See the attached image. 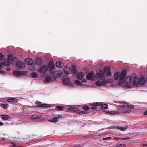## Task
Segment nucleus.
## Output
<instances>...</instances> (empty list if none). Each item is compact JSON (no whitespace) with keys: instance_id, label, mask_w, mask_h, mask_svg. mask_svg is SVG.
I'll return each instance as SVG.
<instances>
[{"instance_id":"09e8293b","label":"nucleus","mask_w":147,"mask_h":147,"mask_svg":"<svg viewBox=\"0 0 147 147\" xmlns=\"http://www.w3.org/2000/svg\"><path fill=\"white\" fill-rule=\"evenodd\" d=\"M79 113H81L82 114H83L85 113V112H84V111H81V112H79Z\"/></svg>"},{"instance_id":"2f4dec72","label":"nucleus","mask_w":147,"mask_h":147,"mask_svg":"<svg viewBox=\"0 0 147 147\" xmlns=\"http://www.w3.org/2000/svg\"><path fill=\"white\" fill-rule=\"evenodd\" d=\"M1 107L6 109L8 107L9 105L7 104H1Z\"/></svg>"},{"instance_id":"8fccbe9b","label":"nucleus","mask_w":147,"mask_h":147,"mask_svg":"<svg viewBox=\"0 0 147 147\" xmlns=\"http://www.w3.org/2000/svg\"><path fill=\"white\" fill-rule=\"evenodd\" d=\"M11 69L9 67H7L6 68V70L7 71L10 70Z\"/></svg>"},{"instance_id":"2eb2a0df","label":"nucleus","mask_w":147,"mask_h":147,"mask_svg":"<svg viewBox=\"0 0 147 147\" xmlns=\"http://www.w3.org/2000/svg\"><path fill=\"white\" fill-rule=\"evenodd\" d=\"M36 63L38 65H42L43 63V61L42 59L37 58L36 60Z\"/></svg>"},{"instance_id":"bb28decb","label":"nucleus","mask_w":147,"mask_h":147,"mask_svg":"<svg viewBox=\"0 0 147 147\" xmlns=\"http://www.w3.org/2000/svg\"><path fill=\"white\" fill-rule=\"evenodd\" d=\"M110 71V69L108 67H106L103 69L104 73H106Z\"/></svg>"},{"instance_id":"79ce46f5","label":"nucleus","mask_w":147,"mask_h":147,"mask_svg":"<svg viewBox=\"0 0 147 147\" xmlns=\"http://www.w3.org/2000/svg\"><path fill=\"white\" fill-rule=\"evenodd\" d=\"M126 145L125 144H119V147H125Z\"/></svg>"},{"instance_id":"9b49d317","label":"nucleus","mask_w":147,"mask_h":147,"mask_svg":"<svg viewBox=\"0 0 147 147\" xmlns=\"http://www.w3.org/2000/svg\"><path fill=\"white\" fill-rule=\"evenodd\" d=\"M94 75V73L92 71L89 72L87 74L86 78L87 80H90L92 79Z\"/></svg>"},{"instance_id":"39448f33","label":"nucleus","mask_w":147,"mask_h":147,"mask_svg":"<svg viewBox=\"0 0 147 147\" xmlns=\"http://www.w3.org/2000/svg\"><path fill=\"white\" fill-rule=\"evenodd\" d=\"M27 74V72L25 71H19L16 70L13 71V75L17 77L25 75Z\"/></svg>"},{"instance_id":"c756f323","label":"nucleus","mask_w":147,"mask_h":147,"mask_svg":"<svg viewBox=\"0 0 147 147\" xmlns=\"http://www.w3.org/2000/svg\"><path fill=\"white\" fill-rule=\"evenodd\" d=\"M8 59L11 62L13 61V60H16L17 59L16 58H13L12 56L11 55H9L8 56Z\"/></svg>"},{"instance_id":"b1692460","label":"nucleus","mask_w":147,"mask_h":147,"mask_svg":"<svg viewBox=\"0 0 147 147\" xmlns=\"http://www.w3.org/2000/svg\"><path fill=\"white\" fill-rule=\"evenodd\" d=\"M48 65L49 67L51 69H53L54 68V63L52 61H51L49 63Z\"/></svg>"},{"instance_id":"f704fd0d","label":"nucleus","mask_w":147,"mask_h":147,"mask_svg":"<svg viewBox=\"0 0 147 147\" xmlns=\"http://www.w3.org/2000/svg\"><path fill=\"white\" fill-rule=\"evenodd\" d=\"M31 76L33 78H35L37 76V74L35 72L31 73L30 74Z\"/></svg>"},{"instance_id":"423d86ee","label":"nucleus","mask_w":147,"mask_h":147,"mask_svg":"<svg viewBox=\"0 0 147 147\" xmlns=\"http://www.w3.org/2000/svg\"><path fill=\"white\" fill-rule=\"evenodd\" d=\"M48 70V68L47 65H43L40 69L39 71L42 73H45Z\"/></svg>"},{"instance_id":"a211bd4d","label":"nucleus","mask_w":147,"mask_h":147,"mask_svg":"<svg viewBox=\"0 0 147 147\" xmlns=\"http://www.w3.org/2000/svg\"><path fill=\"white\" fill-rule=\"evenodd\" d=\"M2 118L4 120H7L9 119L11 117L8 115L2 114L1 115Z\"/></svg>"},{"instance_id":"5fc2aeb1","label":"nucleus","mask_w":147,"mask_h":147,"mask_svg":"<svg viewBox=\"0 0 147 147\" xmlns=\"http://www.w3.org/2000/svg\"><path fill=\"white\" fill-rule=\"evenodd\" d=\"M3 123L2 122H1V126L3 125Z\"/></svg>"},{"instance_id":"72a5a7b5","label":"nucleus","mask_w":147,"mask_h":147,"mask_svg":"<svg viewBox=\"0 0 147 147\" xmlns=\"http://www.w3.org/2000/svg\"><path fill=\"white\" fill-rule=\"evenodd\" d=\"M101 108L102 109H106L108 108V105L106 104H104L101 106Z\"/></svg>"},{"instance_id":"5701e85b","label":"nucleus","mask_w":147,"mask_h":147,"mask_svg":"<svg viewBox=\"0 0 147 147\" xmlns=\"http://www.w3.org/2000/svg\"><path fill=\"white\" fill-rule=\"evenodd\" d=\"M69 110L71 111H78L79 110V109L78 108H75L71 107H69L68 108Z\"/></svg>"},{"instance_id":"9d476101","label":"nucleus","mask_w":147,"mask_h":147,"mask_svg":"<svg viewBox=\"0 0 147 147\" xmlns=\"http://www.w3.org/2000/svg\"><path fill=\"white\" fill-rule=\"evenodd\" d=\"M64 73L67 74H70L71 72V69L69 67H65L64 68Z\"/></svg>"},{"instance_id":"ddd939ff","label":"nucleus","mask_w":147,"mask_h":147,"mask_svg":"<svg viewBox=\"0 0 147 147\" xmlns=\"http://www.w3.org/2000/svg\"><path fill=\"white\" fill-rule=\"evenodd\" d=\"M7 101L9 103H16L18 102V100L15 98H13L7 99Z\"/></svg>"},{"instance_id":"13d9d810","label":"nucleus","mask_w":147,"mask_h":147,"mask_svg":"<svg viewBox=\"0 0 147 147\" xmlns=\"http://www.w3.org/2000/svg\"><path fill=\"white\" fill-rule=\"evenodd\" d=\"M1 64H0V65H1Z\"/></svg>"},{"instance_id":"4d7b16f0","label":"nucleus","mask_w":147,"mask_h":147,"mask_svg":"<svg viewBox=\"0 0 147 147\" xmlns=\"http://www.w3.org/2000/svg\"><path fill=\"white\" fill-rule=\"evenodd\" d=\"M146 145H147V144H144V146H146Z\"/></svg>"},{"instance_id":"f257e3e1","label":"nucleus","mask_w":147,"mask_h":147,"mask_svg":"<svg viewBox=\"0 0 147 147\" xmlns=\"http://www.w3.org/2000/svg\"><path fill=\"white\" fill-rule=\"evenodd\" d=\"M126 71L123 70L121 72L120 75L119 72H116L114 74V78L115 80H117L119 78V80L118 83L119 85L121 86L123 84L124 79L126 75Z\"/></svg>"},{"instance_id":"dca6fc26","label":"nucleus","mask_w":147,"mask_h":147,"mask_svg":"<svg viewBox=\"0 0 147 147\" xmlns=\"http://www.w3.org/2000/svg\"><path fill=\"white\" fill-rule=\"evenodd\" d=\"M15 64H16V65L20 68L22 67L23 66V63L22 62L19 61L18 59L17 61H16Z\"/></svg>"},{"instance_id":"c85d7f7f","label":"nucleus","mask_w":147,"mask_h":147,"mask_svg":"<svg viewBox=\"0 0 147 147\" xmlns=\"http://www.w3.org/2000/svg\"><path fill=\"white\" fill-rule=\"evenodd\" d=\"M125 106L124 105H118L117 106V108L119 109H124Z\"/></svg>"},{"instance_id":"4be33fe9","label":"nucleus","mask_w":147,"mask_h":147,"mask_svg":"<svg viewBox=\"0 0 147 147\" xmlns=\"http://www.w3.org/2000/svg\"><path fill=\"white\" fill-rule=\"evenodd\" d=\"M105 112L106 113H109L110 114H117L119 113V112L117 111H109L107 110H106L105 111Z\"/></svg>"},{"instance_id":"58836bf2","label":"nucleus","mask_w":147,"mask_h":147,"mask_svg":"<svg viewBox=\"0 0 147 147\" xmlns=\"http://www.w3.org/2000/svg\"><path fill=\"white\" fill-rule=\"evenodd\" d=\"M60 71L59 70L56 71L54 72L53 75L55 76L56 75H57V74L58 76H59V75H58V73H60ZM56 76H57V75H56Z\"/></svg>"},{"instance_id":"aec40b11","label":"nucleus","mask_w":147,"mask_h":147,"mask_svg":"<svg viewBox=\"0 0 147 147\" xmlns=\"http://www.w3.org/2000/svg\"><path fill=\"white\" fill-rule=\"evenodd\" d=\"M70 80L67 78H65L63 80V83L67 85H69L70 84Z\"/></svg>"},{"instance_id":"a18cd8bd","label":"nucleus","mask_w":147,"mask_h":147,"mask_svg":"<svg viewBox=\"0 0 147 147\" xmlns=\"http://www.w3.org/2000/svg\"><path fill=\"white\" fill-rule=\"evenodd\" d=\"M11 146L13 147H21L20 146L16 145L15 144H14Z\"/></svg>"},{"instance_id":"393cba45","label":"nucleus","mask_w":147,"mask_h":147,"mask_svg":"<svg viewBox=\"0 0 147 147\" xmlns=\"http://www.w3.org/2000/svg\"><path fill=\"white\" fill-rule=\"evenodd\" d=\"M4 63L5 65L6 66H8L10 64V61L9 59H4Z\"/></svg>"},{"instance_id":"c9c22d12","label":"nucleus","mask_w":147,"mask_h":147,"mask_svg":"<svg viewBox=\"0 0 147 147\" xmlns=\"http://www.w3.org/2000/svg\"><path fill=\"white\" fill-rule=\"evenodd\" d=\"M56 109L59 110H62L63 109V108L62 106H56Z\"/></svg>"},{"instance_id":"49530a36","label":"nucleus","mask_w":147,"mask_h":147,"mask_svg":"<svg viewBox=\"0 0 147 147\" xmlns=\"http://www.w3.org/2000/svg\"><path fill=\"white\" fill-rule=\"evenodd\" d=\"M143 114L145 115H147V110L144 112Z\"/></svg>"},{"instance_id":"bf43d9fd","label":"nucleus","mask_w":147,"mask_h":147,"mask_svg":"<svg viewBox=\"0 0 147 147\" xmlns=\"http://www.w3.org/2000/svg\"><path fill=\"white\" fill-rule=\"evenodd\" d=\"M0 140H2V139H1Z\"/></svg>"},{"instance_id":"7ed1b4c3","label":"nucleus","mask_w":147,"mask_h":147,"mask_svg":"<svg viewBox=\"0 0 147 147\" xmlns=\"http://www.w3.org/2000/svg\"><path fill=\"white\" fill-rule=\"evenodd\" d=\"M98 79L102 80H103L105 79L104 73L102 70H100L98 73H97L93 79L94 80H96Z\"/></svg>"},{"instance_id":"f8f14e48","label":"nucleus","mask_w":147,"mask_h":147,"mask_svg":"<svg viewBox=\"0 0 147 147\" xmlns=\"http://www.w3.org/2000/svg\"><path fill=\"white\" fill-rule=\"evenodd\" d=\"M56 79L54 77H51L50 76H47L45 80V82H48L50 81H55Z\"/></svg>"},{"instance_id":"6e6552de","label":"nucleus","mask_w":147,"mask_h":147,"mask_svg":"<svg viewBox=\"0 0 147 147\" xmlns=\"http://www.w3.org/2000/svg\"><path fill=\"white\" fill-rule=\"evenodd\" d=\"M26 64L28 65H32L34 62L33 60L30 58H28L25 59Z\"/></svg>"},{"instance_id":"a878e982","label":"nucleus","mask_w":147,"mask_h":147,"mask_svg":"<svg viewBox=\"0 0 147 147\" xmlns=\"http://www.w3.org/2000/svg\"><path fill=\"white\" fill-rule=\"evenodd\" d=\"M71 72L73 74L76 73L77 71L76 70V67L75 66L73 65L72 66V69L71 70Z\"/></svg>"},{"instance_id":"4c0bfd02","label":"nucleus","mask_w":147,"mask_h":147,"mask_svg":"<svg viewBox=\"0 0 147 147\" xmlns=\"http://www.w3.org/2000/svg\"><path fill=\"white\" fill-rule=\"evenodd\" d=\"M113 82V80L111 79H109L105 80V82L107 83H110Z\"/></svg>"},{"instance_id":"6ab92c4d","label":"nucleus","mask_w":147,"mask_h":147,"mask_svg":"<svg viewBox=\"0 0 147 147\" xmlns=\"http://www.w3.org/2000/svg\"><path fill=\"white\" fill-rule=\"evenodd\" d=\"M84 77V74L83 73H79L77 74L76 77L77 79L81 80Z\"/></svg>"},{"instance_id":"de8ad7c7","label":"nucleus","mask_w":147,"mask_h":147,"mask_svg":"<svg viewBox=\"0 0 147 147\" xmlns=\"http://www.w3.org/2000/svg\"><path fill=\"white\" fill-rule=\"evenodd\" d=\"M82 82H83L86 83L87 81L85 79H83L82 80Z\"/></svg>"},{"instance_id":"864d4df0","label":"nucleus","mask_w":147,"mask_h":147,"mask_svg":"<svg viewBox=\"0 0 147 147\" xmlns=\"http://www.w3.org/2000/svg\"><path fill=\"white\" fill-rule=\"evenodd\" d=\"M119 144H116L115 145V147H119Z\"/></svg>"},{"instance_id":"f3484780","label":"nucleus","mask_w":147,"mask_h":147,"mask_svg":"<svg viewBox=\"0 0 147 147\" xmlns=\"http://www.w3.org/2000/svg\"><path fill=\"white\" fill-rule=\"evenodd\" d=\"M63 65V63L60 61H57L56 63V66L59 68L62 67Z\"/></svg>"},{"instance_id":"c03bdc74","label":"nucleus","mask_w":147,"mask_h":147,"mask_svg":"<svg viewBox=\"0 0 147 147\" xmlns=\"http://www.w3.org/2000/svg\"><path fill=\"white\" fill-rule=\"evenodd\" d=\"M119 103H121H121L127 104V102L125 101H124L123 102V101H119Z\"/></svg>"},{"instance_id":"37998d69","label":"nucleus","mask_w":147,"mask_h":147,"mask_svg":"<svg viewBox=\"0 0 147 147\" xmlns=\"http://www.w3.org/2000/svg\"><path fill=\"white\" fill-rule=\"evenodd\" d=\"M32 118L33 119H36L37 117H36V115H34L32 117Z\"/></svg>"},{"instance_id":"3c124183","label":"nucleus","mask_w":147,"mask_h":147,"mask_svg":"<svg viewBox=\"0 0 147 147\" xmlns=\"http://www.w3.org/2000/svg\"><path fill=\"white\" fill-rule=\"evenodd\" d=\"M3 55L2 53H1V59L2 58L3 59Z\"/></svg>"},{"instance_id":"7c9ffc66","label":"nucleus","mask_w":147,"mask_h":147,"mask_svg":"<svg viewBox=\"0 0 147 147\" xmlns=\"http://www.w3.org/2000/svg\"><path fill=\"white\" fill-rule=\"evenodd\" d=\"M131 109L129 108H128L125 109L123 110L122 111V112L124 113H128L131 111Z\"/></svg>"},{"instance_id":"412c9836","label":"nucleus","mask_w":147,"mask_h":147,"mask_svg":"<svg viewBox=\"0 0 147 147\" xmlns=\"http://www.w3.org/2000/svg\"><path fill=\"white\" fill-rule=\"evenodd\" d=\"M116 128L122 131H125L126 129L127 128V126L125 127H121L120 126H116Z\"/></svg>"},{"instance_id":"0eeeda50","label":"nucleus","mask_w":147,"mask_h":147,"mask_svg":"<svg viewBox=\"0 0 147 147\" xmlns=\"http://www.w3.org/2000/svg\"><path fill=\"white\" fill-rule=\"evenodd\" d=\"M62 116L61 115H59L58 116V117H55L53 119L49 120L50 122L55 123L58 121L59 119V118H61Z\"/></svg>"},{"instance_id":"4468645a","label":"nucleus","mask_w":147,"mask_h":147,"mask_svg":"<svg viewBox=\"0 0 147 147\" xmlns=\"http://www.w3.org/2000/svg\"><path fill=\"white\" fill-rule=\"evenodd\" d=\"M101 105V104L100 103L97 102L96 103H94L92 104V106L91 107L90 109L92 110L96 109L97 108L96 106H99Z\"/></svg>"},{"instance_id":"6e6d98bb","label":"nucleus","mask_w":147,"mask_h":147,"mask_svg":"<svg viewBox=\"0 0 147 147\" xmlns=\"http://www.w3.org/2000/svg\"><path fill=\"white\" fill-rule=\"evenodd\" d=\"M0 72H1V74H2L3 73V71L1 70Z\"/></svg>"},{"instance_id":"1a4fd4ad","label":"nucleus","mask_w":147,"mask_h":147,"mask_svg":"<svg viewBox=\"0 0 147 147\" xmlns=\"http://www.w3.org/2000/svg\"><path fill=\"white\" fill-rule=\"evenodd\" d=\"M35 104H36V107H46L48 106H47L48 105L46 104H43L40 102L38 101H36L35 102Z\"/></svg>"},{"instance_id":"a19ab883","label":"nucleus","mask_w":147,"mask_h":147,"mask_svg":"<svg viewBox=\"0 0 147 147\" xmlns=\"http://www.w3.org/2000/svg\"><path fill=\"white\" fill-rule=\"evenodd\" d=\"M111 138V137H107L103 138V140H107L110 139Z\"/></svg>"},{"instance_id":"473e14b6","label":"nucleus","mask_w":147,"mask_h":147,"mask_svg":"<svg viewBox=\"0 0 147 147\" xmlns=\"http://www.w3.org/2000/svg\"><path fill=\"white\" fill-rule=\"evenodd\" d=\"M75 83L76 84L79 86H81L82 85V82L77 80H75Z\"/></svg>"},{"instance_id":"20e7f679","label":"nucleus","mask_w":147,"mask_h":147,"mask_svg":"<svg viewBox=\"0 0 147 147\" xmlns=\"http://www.w3.org/2000/svg\"><path fill=\"white\" fill-rule=\"evenodd\" d=\"M145 80L142 78L138 79L136 75L135 81L134 82V85H144L145 84Z\"/></svg>"},{"instance_id":"ea45409f","label":"nucleus","mask_w":147,"mask_h":147,"mask_svg":"<svg viewBox=\"0 0 147 147\" xmlns=\"http://www.w3.org/2000/svg\"><path fill=\"white\" fill-rule=\"evenodd\" d=\"M106 76L107 77H109L111 75V71H109L107 73H106Z\"/></svg>"},{"instance_id":"f03ea898","label":"nucleus","mask_w":147,"mask_h":147,"mask_svg":"<svg viewBox=\"0 0 147 147\" xmlns=\"http://www.w3.org/2000/svg\"><path fill=\"white\" fill-rule=\"evenodd\" d=\"M136 74H132L130 76H128L126 78L125 80H124V82L126 84H130L131 82L134 85V82L135 81L136 78Z\"/></svg>"},{"instance_id":"603ef678","label":"nucleus","mask_w":147,"mask_h":147,"mask_svg":"<svg viewBox=\"0 0 147 147\" xmlns=\"http://www.w3.org/2000/svg\"><path fill=\"white\" fill-rule=\"evenodd\" d=\"M114 138L115 139L117 140H119L120 139L118 137Z\"/></svg>"},{"instance_id":"e433bc0d","label":"nucleus","mask_w":147,"mask_h":147,"mask_svg":"<svg viewBox=\"0 0 147 147\" xmlns=\"http://www.w3.org/2000/svg\"><path fill=\"white\" fill-rule=\"evenodd\" d=\"M83 108L85 110H88L90 109V107L87 105H85L83 107Z\"/></svg>"},{"instance_id":"cd10ccee","label":"nucleus","mask_w":147,"mask_h":147,"mask_svg":"<svg viewBox=\"0 0 147 147\" xmlns=\"http://www.w3.org/2000/svg\"><path fill=\"white\" fill-rule=\"evenodd\" d=\"M95 84L96 86H102V84L100 80H98L96 82Z\"/></svg>"}]
</instances>
